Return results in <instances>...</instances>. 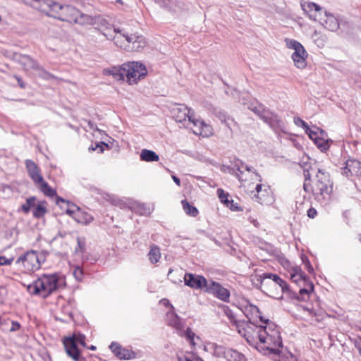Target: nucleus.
I'll return each instance as SVG.
<instances>
[{
	"mask_svg": "<svg viewBox=\"0 0 361 361\" xmlns=\"http://www.w3.org/2000/svg\"><path fill=\"white\" fill-rule=\"evenodd\" d=\"M36 8L61 21L81 25H92L95 23L94 17L80 12L73 6L61 5L54 0H38Z\"/></svg>",
	"mask_w": 361,
	"mask_h": 361,
	"instance_id": "obj_1",
	"label": "nucleus"
},
{
	"mask_svg": "<svg viewBox=\"0 0 361 361\" xmlns=\"http://www.w3.org/2000/svg\"><path fill=\"white\" fill-rule=\"evenodd\" d=\"M259 317L267 325L264 326L263 331H260L257 348L264 354L279 355L282 348V341L279 331L273 324H269V319L264 320L262 316Z\"/></svg>",
	"mask_w": 361,
	"mask_h": 361,
	"instance_id": "obj_2",
	"label": "nucleus"
},
{
	"mask_svg": "<svg viewBox=\"0 0 361 361\" xmlns=\"http://www.w3.org/2000/svg\"><path fill=\"white\" fill-rule=\"evenodd\" d=\"M115 36L114 40L115 44L121 48L129 51H140L146 45L145 38L140 35L136 30H123V32L121 30L114 29Z\"/></svg>",
	"mask_w": 361,
	"mask_h": 361,
	"instance_id": "obj_3",
	"label": "nucleus"
},
{
	"mask_svg": "<svg viewBox=\"0 0 361 361\" xmlns=\"http://www.w3.org/2000/svg\"><path fill=\"white\" fill-rule=\"evenodd\" d=\"M256 279L260 282L261 288L269 296L281 299L287 288L286 283L276 274L264 273L257 275Z\"/></svg>",
	"mask_w": 361,
	"mask_h": 361,
	"instance_id": "obj_4",
	"label": "nucleus"
},
{
	"mask_svg": "<svg viewBox=\"0 0 361 361\" xmlns=\"http://www.w3.org/2000/svg\"><path fill=\"white\" fill-rule=\"evenodd\" d=\"M59 286V278L56 274H44L34 283L27 286V288L31 294H38L43 298H47L51 293L56 290Z\"/></svg>",
	"mask_w": 361,
	"mask_h": 361,
	"instance_id": "obj_5",
	"label": "nucleus"
},
{
	"mask_svg": "<svg viewBox=\"0 0 361 361\" xmlns=\"http://www.w3.org/2000/svg\"><path fill=\"white\" fill-rule=\"evenodd\" d=\"M316 179V182L312 189L313 195L318 200L328 199L332 192L329 175L319 170Z\"/></svg>",
	"mask_w": 361,
	"mask_h": 361,
	"instance_id": "obj_6",
	"label": "nucleus"
},
{
	"mask_svg": "<svg viewBox=\"0 0 361 361\" xmlns=\"http://www.w3.org/2000/svg\"><path fill=\"white\" fill-rule=\"evenodd\" d=\"M42 259V255L36 251L31 250L20 256L16 263L23 266L24 272L30 274L40 268Z\"/></svg>",
	"mask_w": 361,
	"mask_h": 361,
	"instance_id": "obj_7",
	"label": "nucleus"
},
{
	"mask_svg": "<svg viewBox=\"0 0 361 361\" xmlns=\"http://www.w3.org/2000/svg\"><path fill=\"white\" fill-rule=\"evenodd\" d=\"M264 328V326H256L247 322H238L236 324L238 334L243 336L251 345H257L260 331H263Z\"/></svg>",
	"mask_w": 361,
	"mask_h": 361,
	"instance_id": "obj_8",
	"label": "nucleus"
},
{
	"mask_svg": "<svg viewBox=\"0 0 361 361\" xmlns=\"http://www.w3.org/2000/svg\"><path fill=\"white\" fill-rule=\"evenodd\" d=\"M285 42L288 48L294 49L291 58L295 66L300 69L307 66V53L304 47L298 41L290 39H285Z\"/></svg>",
	"mask_w": 361,
	"mask_h": 361,
	"instance_id": "obj_9",
	"label": "nucleus"
},
{
	"mask_svg": "<svg viewBox=\"0 0 361 361\" xmlns=\"http://www.w3.org/2000/svg\"><path fill=\"white\" fill-rule=\"evenodd\" d=\"M126 77L129 85L137 84L144 78L147 73L146 67L139 62H129L125 63Z\"/></svg>",
	"mask_w": 361,
	"mask_h": 361,
	"instance_id": "obj_10",
	"label": "nucleus"
},
{
	"mask_svg": "<svg viewBox=\"0 0 361 361\" xmlns=\"http://www.w3.org/2000/svg\"><path fill=\"white\" fill-rule=\"evenodd\" d=\"M167 322L168 324L177 329L180 334V336H184L187 338V340L190 342V345L192 346L195 345V334L193 333L190 329H187V330L184 332H181L182 328H183V323L179 317L174 313L173 312L171 311L167 313Z\"/></svg>",
	"mask_w": 361,
	"mask_h": 361,
	"instance_id": "obj_11",
	"label": "nucleus"
},
{
	"mask_svg": "<svg viewBox=\"0 0 361 361\" xmlns=\"http://www.w3.org/2000/svg\"><path fill=\"white\" fill-rule=\"evenodd\" d=\"M189 122L192 125L191 129L195 135H211L213 134L212 126L204 120L195 118V114L190 116Z\"/></svg>",
	"mask_w": 361,
	"mask_h": 361,
	"instance_id": "obj_12",
	"label": "nucleus"
},
{
	"mask_svg": "<svg viewBox=\"0 0 361 361\" xmlns=\"http://www.w3.org/2000/svg\"><path fill=\"white\" fill-rule=\"evenodd\" d=\"M185 284L194 289L207 288L208 281L202 276L187 273L184 276Z\"/></svg>",
	"mask_w": 361,
	"mask_h": 361,
	"instance_id": "obj_13",
	"label": "nucleus"
},
{
	"mask_svg": "<svg viewBox=\"0 0 361 361\" xmlns=\"http://www.w3.org/2000/svg\"><path fill=\"white\" fill-rule=\"evenodd\" d=\"M171 113L176 121L182 123L187 120L190 121V116L193 115L194 111L185 104H177L172 109Z\"/></svg>",
	"mask_w": 361,
	"mask_h": 361,
	"instance_id": "obj_14",
	"label": "nucleus"
},
{
	"mask_svg": "<svg viewBox=\"0 0 361 361\" xmlns=\"http://www.w3.org/2000/svg\"><path fill=\"white\" fill-rule=\"evenodd\" d=\"M206 291L213 294L219 299L227 302L230 298L229 291L224 288L220 283L215 281H210L206 288Z\"/></svg>",
	"mask_w": 361,
	"mask_h": 361,
	"instance_id": "obj_15",
	"label": "nucleus"
},
{
	"mask_svg": "<svg viewBox=\"0 0 361 361\" xmlns=\"http://www.w3.org/2000/svg\"><path fill=\"white\" fill-rule=\"evenodd\" d=\"M251 194H253L252 198L255 197L257 201L260 204H264L267 202V198L270 195V188L268 185L257 184L255 187V191L251 190Z\"/></svg>",
	"mask_w": 361,
	"mask_h": 361,
	"instance_id": "obj_16",
	"label": "nucleus"
},
{
	"mask_svg": "<svg viewBox=\"0 0 361 361\" xmlns=\"http://www.w3.org/2000/svg\"><path fill=\"white\" fill-rule=\"evenodd\" d=\"M301 7L304 12L308 14L310 18L317 20L318 16L322 11V8L315 3L304 1L301 3Z\"/></svg>",
	"mask_w": 361,
	"mask_h": 361,
	"instance_id": "obj_17",
	"label": "nucleus"
},
{
	"mask_svg": "<svg viewBox=\"0 0 361 361\" xmlns=\"http://www.w3.org/2000/svg\"><path fill=\"white\" fill-rule=\"evenodd\" d=\"M25 166L29 176L35 184L38 181L42 180L43 177L40 173V170L34 161L27 159L25 161Z\"/></svg>",
	"mask_w": 361,
	"mask_h": 361,
	"instance_id": "obj_18",
	"label": "nucleus"
},
{
	"mask_svg": "<svg viewBox=\"0 0 361 361\" xmlns=\"http://www.w3.org/2000/svg\"><path fill=\"white\" fill-rule=\"evenodd\" d=\"M343 173L346 176L361 175V162L355 159H349L345 162Z\"/></svg>",
	"mask_w": 361,
	"mask_h": 361,
	"instance_id": "obj_19",
	"label": "nucleus"
},
{
	"mask_svg": "<svg viewBox=\"0 0 361 361\" xmlns=\"http://www.w3.org/2000/svg\"><path fill=\"white\" fill-rule=\"evenodd\" d=\"M104 73L106 75H112L116 80L123 81L126 78L125 63L121 66H114L110 68L105 69Z\"/></svg>",
	"mask_w": 361,
	"mask_h": 361,
	"instance_id": "obj_20",
	"label": "nucleus"
},
{
	"mask_svg": "<svg viewBox=\"0 0 361 361\" xmlns=\"http://www.w3.org/2000/svg\"><path fill=\"white\" fill-rule=\"evenodd\" d=\"M63 345L67 354L74 360H77L79 357V353L75 341L72 338H66L63 341Z\"/></svg>",
	"mask_w": 361,
	"mask_h": 361,
	"instance_id": "obj_21",
	"label": "nucleus"
},
{
	"mask_svg": "<svg viewBox=\"0 0 361 361\" xmlns=\"http://www.w3.org/2000/svg\"><path fill=\"white\" fill-rule=\"evenodd\" d=\"M113 353L120 359L129 360L133 357L132 353L128 350L121 348L118 344L113 343L110 345Z\"/></svg>",
	"mask_w": 361,
	"mask_h": 361,
	"instance_id": "obj_22",
	"label": "nucleus"
},
{
	"mask_svg": "<svg viewBox=\"0 0 361 361\" xmlns=\"http://www.w3.org/2000/svg\"><path fill=\"white\" fill-rule=\"evenodd\" d=\"M290 280L295 283H306L308 280L305 274L299 267H293L290 272Z\"/></svg>",
	"mask_w": 361,
	"mask_h": 361,
	"instance_id": "obj_23",
	"label": "nucleus"
},
{
	"mask_svg": "<svg viewBox=\"0 0 361 361\" xmlns=\"http://www.w3.org/2000/svg\"><path fill=\"white\" fill-rule=\"evenodd\" d=\"M73 218L78 223L88 224L92 221L93 217L88 213L82 212L79 207H76V213Z\"/></svg>",
	"mask_w": 361,
	"mask_h": 361,
	"instance_id": "obj_24",
	"label": "nucleus"
},
{
	"mask_svg": "<svg viewBox=\"0 0 361 361\" xmlns=\"http://www.w3.org/2000/svg\"><path fill=\"white\" fill-rule=\"evenodd\" d=\"M20 62L25 71L35 70L39 68L37 61L27 55H23L20 57Z\"/></svg>",
	"mask_w": 361,
	"mask_h": 361,
	"instance_id": "obj_25",
	"label": "nucleus"
},
{
	"mask_svg": "<svg viewBox=\"0 0 361 361\" xmlns=\"http://www.w3.org/2000/svg\"><path fill=\"white\" fill-rule=\"evenodd\" d=\"M310 138L322 152L327 150L332 142L331 139L325 138V137H310Z\"/></svg>",
	"mask_w": 361,
	"mask_h": 361,
	"instance_id": "obj_26",
	"label": "nucleus"
},
{
	"mask_svg": "<svg viewBox=\"0 0 361 361\" xmlns=\"http://www.w3.org/2000/svg\"><path fill=\"white\" fill-rule=\"evenodd\" d=\"M326 19L322 22V24L329 30L334 31L339 27L337 19L332 15L326 14Z\"/></svg>",
	"mask_w": 361,
	"mask_h": 361,
	"instance_id": "obj_27",
	"label": "nucleus"
},
{
	"mask_svg": "<svg viewBox=\"0 0 361 361\" xmlns=\"http://www.w3.org/2000/svg\"><path fill=\"white\" fill-rule=\"evenodd\" d=\"M38 188L39 190L47 196L53 197L56 195V191L51 188L47 182L44 181V178H42V181H38L37 183Z\"/></svg>",
	"mask_w": 361,
	"mask_h": 361,
	"instance_id": "obj_28",
	"label": "nucleus"
},
{
	"mask_svg": "<svg viewBox=\"0 0 361 361\" xmlns=\"http://www.w3.org/2000/svg\"><path fill=\"white\" fill-rule=\"evenodd\" d=\"M141 160L145 161H157L159 156L153 151L142 149L140 154Z\"/></svg>",
	"mask_w": 361,
	"mask_h": 361,
	"instance_id": "obj_29",
	"label": "nucleus"
},
{
	"mask_svg": "<svg viewBox=\"0 0 361 361\" xmlns=\"http://www.w3.org/2000/svg\"><path fill=\"white\" fill-rule=\"evenodd\" d=\"M225 356L228 361H245V357L243 354L232 349L228 350Z\"/></svg>",
	"mask_w": 361,
	"mask_h": 361,
	"instance_id": "obj_30",
	"label": "nucleus"
},
{
	"mask_svg": "<svg viewBox=\"0 0 361 361\" xmlns=\"http://www.w3.org/2000/svg\"><path fill=\"white\" fill-rule=\"evenodd\" d=\"M161 257L160 250L157 245H152L149 252V258L152 263L154 264L159 262Z\"/></svg>",
	"mask_w": 361,
	"mask_h": 361,
	"instance_id": "obj_31",
	"label": "nucleus"
},
{
	"mask_svg": "<svg viewBox=\"0 0 361 361\" xmlns=\"http://www.w3.org/2000/svg\"><path fill=\"white\" fill-rule=\"evenodd\" d=\"M185 212L192 216H196L198 214V210L196 207L190 205L186 200L181 202Z\"/></svg>",
	"mask_w": 361,
	"mask_h": 361,
	"instance_id": "obj_32",
	"label": "nucleus"
},
{
	"mask_svg": "<svg viewBox=\"0 0 361 361\" xmlns=\"http://www.w3.org/2000/svg\"><path fill=\"white\" fill-rule=\"evenodd\" d=\"M46 212L47 209L45 206L43 204H39L37 206H35L33 215L37 218H40L43 216Z\"/></svg>",
	"mask_w": 361,
	"mask_h": 361,
	"instance_id": "obj_33",
	"label": "nucleus"
},
{
	"mask_svg": "<svg viewBox=\"0 0 361 361\" xmlns=\"http://www.w3.org/2000/svg\"><path fill=\"white\" fill-rule=\"evenodd\" d=\"M217 195H218V197L219 198L220 201L223 204H224L225 205L228 204L230 200H228L229 195L228 192H225V191L223 189L219 188L217 190Z\"/></svg>",
	"mask_w": 361,
	"mask_h": 361,
	"instance_id": "obj_34",
	"label": "nucleus"
},
{
	"mask_svg": "<svg viewBox=\"0 0 361 361\" xmlns=\"http://www.w3.org/2000/svg\"><path fill=\"white\" fill-rule=\"evenodd\" d=\"M304 283L306 284V287L300 290V295L301 297H303L304 295H308L313 290V284L312 282L307 281ZM302 299L305 300V298H302Z\"/></svg>",
	"mask_w": 361,
	"mask_h": 361,
	"instance_id": "obj_35",
	"label": "nucleus"
},
{
	"mask_svg": "<svg viewBox=\"0 0 361 361\" xmlns=\"http://www.w3.org/2000/svg\"><path fill=\"white\" fill-rule=\"evenodd\" d=\"M35 197H34L27 199L26 202L21 206L22 210L25 213H28L30 211V209L32 207H35Z\"/></svg>",
	"mask_w": 361,
	"mask_h": 361,
	"instance_id": "obj_36",
	"label": "nucleus"
},
{
	"mask_svg": "<svg viewBox=\"0 0 361 361\" xmlns=\"http://www.w3.org/2000/svg\"><path fill=\"white\" fill-rule=\"evenodd\" d=\"M307 130H307V129L305 130V133L307 135H317L318 134L322 135L324 133V130L322 128L315 126H312V127L307 126Z\"/></svg>",
	"mask_w": 361,
	"mask_h": 361,
	"instance_id": "obj_37",
	"label": "nucleus"
},
{
	"mask_svg": "<svg viewBox=\"0 0 361 361\" xmlns=\"http://www.w3.org/2000/svg\"><path fill=\"white\" fill-rule=\"evenodd\" d=\"M104 147L109 148V144L102 142L101 143H96L94 145H92L89 149L91 151H95L99 149V152H102L104 150Z\"/></svg>",
	"mask_w": 361,
	"mask_h": 361,
	"instance_id": "obj_38",
	"label": "nucleus"
},
{
	"mask_svg": "<svg viewBox=\"0 0 361 361\" xmlns=\"http://www.w3.org/2000/svg\"><path fill=\"white\" fill-rule=\"evenodd\" d=\"M77 242H78V247L75 248V252H82L85 249V240L83 238L78 237Z\"/></svg>",
	"mask_w": 361,
	"mask_h": 361,
	"instance_id": "obj_39",
	"label": "nucleus"
},
{
	"mask_svg": "<svg viewBox=\"0 0 361 361\" xmlns=\"http://www.w3.org/2000/svg\"><path fill=\"white\" fill-rule=\"evenodd\" d=\"M72 338H73L75 341L76 344L80 343L82 346H84V347L85 346V337L84 335H82V334L74 335Z\"/></svg>",
	"mask_w": 361,
	"mask_h": 361,
	"instance_id": "obj_40",
	"label": "nucleus"
},
{
	"mask_svg": "<svg viewBox=\"0 0 361 361\" xmlns=\"http://www.w3.org/2000/svg\"><path fill=\"white\" fill-rule=\"evenodd\" d=\"M294 123H295V124L296 126L302 127L305 129V130L306 129L307 130L308 125L302 119H301L300 118L295 117L294 118Z\"/></svg>",
	"mask_w": 361,
	"mask_h": 361,
	"instance_id": "obj_41",
	"label": "nucleus"
},
{
	"mask_svg": "<svg viewBox=\"0 0 361 361\" xmlns=\"http://www.w3.org/2000/svg\"><path fill=\"white\" fill-rule=\"evenodd\" d=\"M227 207H228L232 211H241L242 209L238 205V203L234 202L233 200H230L228 204L226 205Z\"/></svg>",
	"mask_w": 361,
	"mask_h": 361,
	"instance_id": "obj_42",
	"label": "nucleus"
},
{
	"mask_svg": "<svg viewBox=\"0 0 361 361\" xmlns=\"http://www.w3.org/2000/svg\"><path fill=\"white\" fill-rule=\"evenodd\" d=\"M13 261V258H6L5 256H0V266L10 265Z\"/></svg>",
	"mask_w": 361,
	"mask_h": 361,
	"instance_id": "obj_43",
	"label": "nucleus"
},
{
	"mask_svg": "<svg viewBox=\"0 0 361 361\" xmlns=\"http://www.w3.org/2000/svg\"><path fill=\"white\" fill-rule=\"evenodd\" d=\"M82 274H83V273H82V271L80 269V267H75L74 269V271H73V275H74L75 278L77 280L80 281L82 279Z\"/></svg>",
	"mask_w": 361,
	"mask_h": 361,
	"instance_id": "obj_44",
	"label": "nucleus"
},
{
	"mask_svg": "<svg viewBox=\"0 0 361 361\" xmlns=\"http://www.w3.org/2000/svg\"><path fill=\"white\" fill-rule=\"evenodd\" d=\"M73 208H68L66 209V214L70 215L73 217V216H75V214L76 213V206L72 205Z\"/></svg>",
	"mask_w": 361,
	"mask_h": 361,
	"instance_id": "obj_45",
	"label": "nucleus"
},
{
	"mask_svg": "<svg viewBox=\"0 0 361 361\" xmlns=\"http://www.w3.org/2000/svg\"><path fill=\"white\" fill-rule=\"evenodd\" d=\"M317 215V211L314 208H310L307 210V216L311 218L314 219Z\"/></svg>",
	"mask_w": 361,
	"mask_h": 361,
	"instance_id": "obj_46",
	"label": "nucleus"
},
{
	"mask_svg": "<svg viewBox=\"0 0 361 361\" xmlns=\"http://www.w3.org/2000/svg\"><path fill=\"white\" fill-rule=\"evenodd\" d=\"M14 77L16 79V80L18 81V83L19 86L21 88H25V84L23 81L22 78L20 77H19L18 75H15Z\"/></svg>",
	"mask_w": 361,
	"mask_h": 361,
	"instance_id": "obj_47",
	"label": "nucleus"
},
{
	"mask_svg": "<svg viewBox=\"0 0 361 361\" xmlns=\"http://www.w3.org/2000/svg\"><path fill=\"white\" fill-rule=\"evenodd\" d=\"M20 328V324L18 322H12V326L10 329L11 331H14Z\"/></svg>",
	"mask_w": 361,
	"mask_h": 361,
	"instance_id": "obj_48",
	"label": "nucleus"
},
{
	"mask_svg": "<svg viewBox=\"0 0 361 361\" xmlns=\"http://www.w3.org/2000/svg\"><path fill=\"white\" fill-rule=\"evenodd\" d=\"M250 311L253 313V314H259V310L258 309V307L255 305H250Z\"/></svg>",
	"mask_w": 361,
	"mask_h": 361,
	"instance_id": "obj_49",
	"label": "nucleus"
},
{
	"mask_svg": "<svg viewBox=\"0 0 361 361\" xmlns=\"http://www.w3.org/2000/svg\"><path fill=\"white\" fill-rule=\"evenodd\" d=\"M160 303L165 306H170L171 308H173V307L170 304L169 301L167 299L161 300Z\"/></svg>",
	"mask_w": 361,
	"mask_h": 361,
	"instance_id": "obj_50",
	"label": "nucleus"
},
{
	"mask_svg": "<svg viewBox=\"0 0 361 361\" xmlns=\"http://www.w3.org/2000/svg\"><path fill=\"white\" fill-rule=\"evenodd\" d=\"M303 188L305 192H309V191L312 190V188H311L310 183H307L306 182L304 183Z\"/></svg>",
	"mask_w": 361,
	"mask_h": 361,
	"instance_id": "obj_51",
	"label": "nucleus"
},
{
	"mask_svg": "<svg viewBox=\"0 0 361 361\" xmlns=\"http://www.w3.org/2000/svg\"><path fill=\"white\" fill-rule=\"evenodd\" d=\"M172 178L173 180V181L178 185L180 186V179L178 178H177L176 176H172Z\"/></svg>",
	"mask_w": 361,
	"mask_h": 361,
	"instance_id": "obj_52",
	"label": "nucleus"
},
{
	"mask_svg": "<svg viewBox=\"0 0 361 361\" xmlns=\"http://www.w3.org/2000/svg\"><path fill=\"white\" fill-rule=\"evenodd\" d=\"M182 361H196V360H191L190 358L185 357L182 359Z\"/></svg>",
	"mask_w": 361,
	"mask_h": 361,
	"instance_id": "obj_53",
	"label": "nucleus"
},
{
	"mask_svg": "<svg viewBox=\"0 0 361 361\" xmlns=\"http://www.w3.org/2000/svg\"><path fill=\"white\" fill-rule=\"evenodd\" d=\"M172 272H173V270H172V269H170V270L169 271V273H168V276H169L172 274Z\"/></svg>",
	"mask_w": 361,
	"mask_h": 361,
	"instance_id": "obj_54",
	"label": "nucleus"
},
{
	"mask_svg": "<svg viewBox=\"0 0 361 361\" xmlns=\"http://www.w3.org/2000/svg\"><path fill=\"white\" fill-rule=\"evenodd\" d=\"M245 316H246V317H247L249 320H250V319H251V318L250 317V316H249L248 313H245Z\"/></svg>",
	"mask_w": 361,
	"mask_h": 361,
	"instance_id": "obj_55",
	"label": "nucleus"
},
{
	"mask_svg": "<svg viewBox=\"0 0 361 361\" xmlns=\"http://www.w3.org/2000/svg\"><path fill=\"white\" fill-rule=\"evenodd\" d=\"M305 181H307V180L309 179V175L308 176L305 175Z\"/></svg>",
	"mask_w": 361,
	"mask_h": 361,
	"instance_id": "obj_56",
	"label": "nucleus"
},
{
	"mask_svg": "<svg viewBox=\"0 0 361 361\" xmlns=\"http://www.w3.org/2000/svg\"><path fill=\"white\" fill-rule=\"evenodd\" d=\"M117 2L121 4H123V1L121 0H117Z\"/></svg>",
	"mask_w": 361,
	"mask_h": 361,
	"instance_id": "obj_57",
	"label": "nucleus"
},
{
	"mask_svg": "<svg viewBox=\"0 0 361 361\" xmlns=\"http://www.w3.org/2000/svg\"><path fill=\"white\" fill-rule=\"evenodd\" d=\"M90 349H91V350H94V349H95V347H94V346H93V345H92V346L90 347Z\"/></svg>",
	"mask_w": 361,
	"mask_h": 361,
	"instance_id": "obj_58",
	"label": "nucleus"
},
{
	"mask_svg": "<svg viewBox=\"0 0 361 361\" xmlns=\"http://www.w3.org/2000/svg\"><path fill=\"white\" fill-rule=\"evenodd\" d=\"M50 77L52 78H55V76H54L53 75H51Z\"/></svg>",
	"mask_w": 361,
	"mask_h": 361,
	"instance_id": "obj_59",
	"label": "nucleus"
},
{
	"mask_svg": "<svg viewBox=\"0 0 361 361\" xmlns=\"http://www.w3.org/2000/svg\"><path fill=\"white\" fill-rule=\"evenodd\" d=\"M2 20V18L1 16H0V22Z\"/></svg>",
	"mask_w": 361,
	"mask_h": 361,
	"instance_id": "obj_60",
	"label": "nucleus"
},
{
	"mask_svg": "<svg viewBox=\"0 0 361 361\" xmlns=\"http://www.w3.org/2000/svg\"><path fill=\"white\" fill-rule=\"evenodd\" d=\"M196 361H202V360H196Z\"/></svg>",
	"mask_w": 361,
	"mask_h": 361,
	"instance_id": "obj_61",
	"label": "nucleus"
}]
</instances>
